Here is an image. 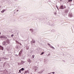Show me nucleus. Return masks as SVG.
Here are the masks:
<instances>
[{"instance_id":"1","label":"nucleus","mask_w":74,"mask_h":74,"mask_svg":"<svg viewBox=\"0 0 74 74\" xmlns=\"http://www.w3.org/2000/svg\"><path fill=\"white\" fill-rule=\"evenodd\" d=\"M3 49L4 48H3V46H2L0 47V49H1V50H2V51H3Z\"/></svg>"},{"instance_id":"2","label":"nucleus","mask_w":74,"mask_h":74,"mask_svg":"<svg viewBox=\"0 0 74 74\" xmlns=\"http://www.w3.org/2000/svg\"><path fill=\"white\" fill-rule=\"evenodd\" d=\"M60 9H64V8H63V5H61L60 8Z\"/></svg>"},{"instance_id":"3","label":"nucleus","mask_w":74,"mask_h":74,"mask_svg":"<svg viewBox=\"0 0 74 74\" xmlns=\"http://www.w3.org/2000/svg\"><path fill=\"white\" fill-rule=\"evenodd\" d=\"M5 44H6L5 42L4 41L2 42V44L4 45H5Z\"/></svg>"},{"instance_id":"4","label":"nucleus","mask_w":74,"mask_h":74,"mask_svg":"<svg viewBox=\"0 0 74 74\" xmlns=\"http://www.w3.org/2000/svg\"><path fill=\"white\" fill-rule=\"evenodd\" d=\"M27 61L28 62H29V63H31V60H30V59H28L27 60Z\"/></svg>"},{"instance_id":"5","label":"nucleus","mask_w":74,"mask_h":74,"mask_svg":"<svg viewBox=\"0 0 74 74\" xmlns=\"http://www.w3.org/2000/svg\"><path fill=\"white\" fill-rule=\"evenodd\" d=\"M4 11H5V10H3L1 11V13H4Z\"/></svg>"},{"instance_id":"6","label":"nucleus","mask_w":74,"mask_h":74,"mask_svg":"<svg viewBox=\"0 0 74 74\" xmlns=\"http://www.w3.org/2000/svg\"><path fill=\"white\" fill-rule=\"evenodd\" d=\"M4 36H0V38H4Z\"/></svg>"},{"instance_id":"7","label":"nucleus","mask_w":74,"mask_h":74,"mask_svg":"<svg viewBox=\"0 0 74 74\" xmlns=\"http://www.w3.org/2000/svg\"><path fill=\"white\" fill-rule=\"evenodd\" d=\"M34 56H34V55H33L32 56V59H34Z\"/></svg>"},{"instance_id":"8","label":"nucleus","mask_w":74,"mask_h":74,"mask_svg":"<svg viewBox=\"0 0 74 74\" xmlns=\"http://www.w3.org/2000/svg\"><path fill=\"white\" fill-rule=\"evenodd\" d=\"M50 47V48H54V47L52 46L51 45H50L49 46Z\"/></svg>"},{"instance_id":"9","label":"nucleus","mask_w":74,"mask_h":74,"mask_svg":"<svg viewBox=\"0 0 74 74\" xmlns=\"http://www.w3.org/2000/svg\"><path fill=\"white\" fill-rule=\"evenodd\" d=\"M44 52H42V53L41 54H40V55H43V54H44Z\"/></svg>"},{"instance_id":"10","label":"nucleus","mask_w":74,"mask_h":74,"mask_svg":"<svg viewBox=\"0 0 74 74\" xmlns=\"http://www.w3.org/2000/svg\"><path fill=\"white\" fill-rule=\"evenodd\" d=\"M21 70V71H23V70H24V68H22Z\"/></svg>"},{"instance_id":"11","label":"nucleus","mask_w":74,"mask_h":74,"mask_svg":"<svg viewBox=\"0 0 74 74\" xmlns=\"http://www.w3.org/2000/svg\"><path fill=\"white\" fill-rule=\"evenodd\" d=\"M18 73H21V69L19 70V72Z\"/></svg>"},{"instance_id":"12","label":"nucleus","mask_w":74,"mask_h":74,"mask_svg":"<svg viewBox=\"0 0 74 74\" xmlns=\"http://www.w3.org/2000/svg\"><path fill=\"white\" fill-rule=\"evenodd\" d=\"M3 38H5V39H7V38L6 37H5L4 36V37H3Z\"/></svg>"},{"instance_id":"13","label":"nucleus","mask_w":74,"mask_h":74,"mask_svg":"<svg viewBox=\"0 0 74 74\" xmlns=\"http://www.w3.org/2000/svg\"><path fill=\"white\" fill-rule=\"evenodd\" d=\"M18 44H20V45H22V44H21V43H20L18 42Z\"/></svg>"},{"instance_id":"14","label":"nucleus","mask_w":74,"mask_h":74,"mask_svg":"<svg viewBox=\"0 0 74 74\" xmlns=\"http://www.w3.org/2000/svg\"><path fill=\"white\" fill-rule=\"evenodd\" d=\"M30 30L32 31V32H33V30L32 29H30Z\"/></svg>"},{"instance_id":"15","label":"nucleus","mask_w":74,"mask_h":74,"mask_svg":"<svg viewBox=\"0 0 74 74\" xmlns=\"http://www.w3.org/2000/svg\"><path fill=\"white\" fill-rule=\"evenodd\" d=\"M64 8H66V7L64 5Z\"/></svg>"},{"instance_id":"16","label":"nucleus","mask_w":74,"mask_h":74,"mask_svg":"<svg viewBox=\"0 0 74 74\" xmlns=\"http://www.w3.org/2000/svg\"><path fill=\"white\" fill-rule=\"evenodd\" d=\"M33 43H35V42H35V41H33Z\"/></svg>"},{"instance_id":"17","label":"nucleus","mask_w":74,"mask_h":74,"mask_svg":"<svg viewBox=\"0 0 74 74\" xmlns=\"http://www.w3.org/2000/svg\"><path fill=\"white\" fill-rule=\"evenodd\" d=\"M48 45H49V46H50L51 45H50V44H49V43H48Z\"/></svg>"},{"instance_id":"18","label":"nucleus","mask_w":74,"mask_h":74,"mask_svg":"<svg viewBox=\"0 0 74 74\" xmlns=\"http://www.w3.org/2000/svg\"><path fill=\"white\" fill-rule=\"evenodd\" d=\"M52 73H53V74H54V73H55V72H53Z\"/></svg>"},{"instance_id":"19","label":"nucleus","mask_w":74,"mask_h":74,"mask_svg":"<svg viewBox=\"0 0 74 74\" xmlns=\"http://www.w3.org/2000/svg\"><path fill=\"white\" fill-rule=\"evenodd\" d=\"M11 36L12 37H13V35H12Z\"/></svg>"},{"instance_id":"20","label":"nucleus","mask_w":74,"mask_h":74,"mask_svg":"<svg viewBox=\"0 0 74 74\" xmlns=\"http://www.w3.org/2000/svg\"><path fill=\"white\" fill-rule=\"evenodd\" d=\"M25 73H27V71H25Z\"/></svg>"},{"instance_id":"21","label":"nucleus","mask_w":74,"mask_h":74,"mask_svg":"<svg viewBox=\"0 0 74 74\" xmlns=\"http://www.w3.org/2000/svg\"><path fill=\"white\" fill-rule=\"evenodd\" d=\"M16 42H17L18 43V41H17L16 40Z\"/></svg>"},{"instance_id":"22","label":"nucleus","mask_w":74,"mask_h":74,"mask_svg":"<svg viewBox=\"0 0 74 74\" xmlns=\"http://www.w3.org/2000/svg\"><path fill=\"white\" fill-rule=\"evenodd\" d=\"M56 7L58 8V7L57 6H56Z\"/></svg>"},{"instance_id":"23","label":"nucleus","mask_w":74,"mask_h":74,"mask_svg":"<svg viewBox=\"0 0 74 74\" xmlns=\"http://www.w3.org/2000/svg\"><path fill=\"white\" fill-rule=\"evenodd\" d=\"M18 10H17V11H17V12H18Z\"/></svg>"},{"instance_id":"24","label":"nucleus","mask_w":74,"mask_h":74,"mask_svg":"<svg viewBox=\"0 0 74 74\" xmlns=\"http://www.w3.org/2000/svg\"><path fill=\"white\" fill-rule=\"evenodd\" d=\"M71 1H72V0H71Z\"/></svg>"},{"instance_id":"25","label":"nucleus","mask_w":74,"mask_h":74,"mask_svg":"<svg viewBox=\"0 0 74 74\" xmlns=\"http://www.w3.org/2000/svg\"><path fill=\"white\" fill-rule=\"evenodd\" d=\"M1 47V45H0V47Z\"/></svg>"},{"instance_id":"26","label":"nucleus","mask_w":74,"mask_h":74,"mask_svg":"<svg viewBox=\"0 0 74 74\" xmlns=\"http://www.w3.org/2000/svg\"><path fill=\"white\" fill-rule=\"evenodd\" d=\"M71 1V0H70L69 1Z\"/></svg>"},{"instance_id":"27","label":"nucleus","mask_w":74,"mask_h":74,"mask_svg":"<svg viewBox=\"0 0 74 74\" xmlns=\"http://www.w3.org/2000/svg\"><path fill=\"white\" fill-rule=\"evenodd\" d=\"M0 34H1V33L0 32Z\"/></svg>"},{"instance_id":"28","label":"nucleus","mask_w":74,"mask_h":74,"mask_svg":"<svg viewBox=\"0 0 74 74\" xmlns=\"http://www.w3.org/2000/svg\"><path fill=\"white\" fill-rule=\"evenodd\" d=\"M0 61H1V59L0 60Z\"/></svg>"},{"instance_id":"29","label":"nucleus","mask_w":74,"mask_h":74,"mask_svg":"<svg viewBox=\"0 0 74 74\" xmlns=\"http://www.w3.org/2000/svg\"><path fill=\"white\" fill-rule=\"evenodd\" d=\"M71 16H72V15H71Z\"/></svg>"}]
</instances>
